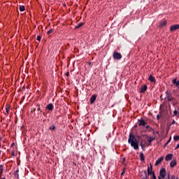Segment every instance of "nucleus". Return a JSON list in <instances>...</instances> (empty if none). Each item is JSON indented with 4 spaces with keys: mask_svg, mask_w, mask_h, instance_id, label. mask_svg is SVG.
Segmentation results:
<instances>
[{
    "mask_svg": "<svg viewBox=\"0 0 179 179\" xmlns=\"http://www.w3.org/2000/svg\"><path fill=\"white\" fill-rule=\"evenodd\" d=\"M36 40L38 41H41V36H38L37 38H36Z\"/></svg>",
    "mask_w": 179,
    "mask_h": 179,
    "instance_id": "nucleus-30",
    "label": "nucleus"
},
{
    "mask_svg": "<svg viewBox=\"0 0 179 179\" xmlns=\"http://www.w3.org/2000/svg\"><path fill=\"white\" fill-rule=\"evenodd\" d=\"M152 179H156V175L155 174V172H152Z\"/></svg>",
    "mask_w": 179,
    "mask_h": 179,
    "instance_id": "nucleus-33",
    "label": "nucleus"
},
{
    "mask_svg": "<svg viewBox=\"0 0 179 179\" xmlns=\"http://www.w3.org/2000/svg\"><path fill=\"white\" fill-rule=\"evenodd\" d=\"M145 128H146V129H149L150 128V126L147 125V126H145Z\"/></svg>",
    "mask_w": 179,
    "mask_h": 179,
    "instance_id": "nucleus-37",
    "label": "nucleus"
},
{
    "mask_svg": "<svg viewBox=\"0 0 179 179\" xmlns=\"http://www.w3.org/2000/svg\"><path fill=\"white\" fill-rule=\"evenodd\" d=\"M124 174H125V168H124V169H122V173H121V177H122V176H124Z\"/></svg>",
    "mask_w": 179,
    "mask_h": 179,
    "instance_id": "nucleus-29",
    "label": "nucleus"
},
{
    "mask_svg": "<svg viewBox=\"0 0 179 179\" xmlns=\"http://www.w3.org/2000/svg\"><path fill=\"white\" fill-rule=\"evenodd\" d=\"M10 110V107H7L6 108L5 115H9V111Z\"/></svg>",
    "mask_w": 179,
    "mask_h": 179,
    "instance_id": "nucleus-20",
    "label": "nucleus"
},
{
    "mask_svg": "<svg viewBox=\"0 0 179 179\" xmlns=\"http://www.w3.org/2000/svg\"><path fill=\"white\" fill-rule=\"evenodd\" d=\"M124 162H125V158H123V159H122L123 163H124Z\"/></svg>",
    "mask_w": 179,
    "mask_h": 179,
    "instance_id": "nucleus-46",
    "label": "nucleus"
},
{
    "mask_svg": "<svg viewBox=\"0 0 179 179\" xmlns=\"http://www.w3.org/2000/svg\"><path fill=\"white\" fill-rule=\"evenodd\" d=\"M50 131H55V125L52 124L50 127H49Z\"/></svg>",
    "mask_w": 179,
    "mask_h": 179,
    "instance_id": "nucleus-23",
    "label": "nucleus"
},
{
    "mask_svg": "<svg viewBox=\"0 0 179 179\" xmlns=\"http://www.w3.org/2000/svg\"><path fill=\"white\" fill-rule=\"evenodd\" d=\"M152 168H153V166H152V164H150V169H151V170H152Z\"/></svg>",
    "mask_w": 179,
    "mask_h": 179,
    "instance_id": "nucleus-39",
    "label": "nucleus"
},
{
    "mask_svg": "<svg viewBox=\"0 0 179 179\" xmlns=\"http://www.w3.org/2000/svg\"><path fill=\"white\" fill-rule=\"evenodd\" d=\"M173 139H174V141H178V140H179V136H175L173 137Z\"/></svg>",
    "mask_w": 179,
    "mask_h": 179,
    "instance_id": "nucleus-28",
    "label": "nucleus"
},
{
    "mask_svg": "<svg viewBox=\"0 0 179 179\" xmlns=\"http://www.w3.org/2000/svg\"><path fill=\"white\" fill-rule=\"evenodd\" d=\"M148 124L143 119L138 120V126L139 127H145Z\"/></svg>",
    "mask_w": 179,
    "mask_h": 179,
    "instance_id": "nucleus-4",
    "label": "nucleus"
},
{
    "mask_svg": "<svg viewBox=\"0 0 179 179\" xmlns=\"http://www.w3.org/2000/svg\"><path fill=\"white\" fill-rule=\"evenodd\" d=\"M46 110L49 111H52L54 110V105L52 103H49L46 106Z\"/></svg>",
    "mask_w": 179,
    "mask_h": 179,
    "instance_id": "nucleus-8",
    "label": "nucleus"
},
{
    "mask_svg": "<svg viewBox=\"0 0 179 179\" xmlns=\"http://www.w3.org/2000/svg\"><path fill=\"white\" fill-rule=\"evenodd\" d=\"M0 155H1V150H0Z\"/></svg>",
    "mask_w": 179,
    "mask_h": 179,
    "instance_id": "nucleus-54",
    "label": "nucleus"
},
{
    "mask_svg": "<svg viewBox=\"0 0 179 179\" xmlns=\"http://www.w3.org/2000/svg\"><path fill=\"white\" fill-rule=\"evenodd\" d=\"M152 129H152V127H150L148 131L150 132V131H152Z\"/></svg>",
    "mask_w": 179,
    "mask_h": 179,
    "instance_id": "nucleus-44",
    "label": "nucleus"
},
{
    "mask_svg": "<svg viewBox=\"0 0 179 179\" xmlns=\"http://www.w3.org/2000/svg\"><path fill=\"white\" fill-rule=\"evenodd\" d=\"M66 76H69V72H67V73H66Z\"/></svg>",
    "mask_w": 179,
    "mask_h": 179,
    "instance_id": "nucleus-41",
    "label": "nucleus"
},
{
    "mask_svg": "<svg viewBox=\"0 0 179 179\" xmlns=\"http://www.w3.org/2000/svg\"><path fill=\"white\" fill-rule=\"evenodd\" d=\"M14 176H15V178H19V170H16L14 172Z\"/></svg>",
    "mask_w": 179,
    "mask_h": 179,
    "instance_id": "nucleus-21",
    "label": "nucleus"
},
{
    "mask_svg": "<svg viewBox=\"0 0 179 179\" xmlns=\"http://www.w3.org/2000/svg\"><path fill=\"white\" fill-rule=\"evenodd\" d=\"M173 114H174V115L177 116V115L178 114V111L177 110H175L173 111Z\"/></svg>",
    "mask_w": 179,
    "mask_h": 179,
    "instance_id": "nucleus-32",
    "label": "nucleus"
},
{
    "mask_svg": "<svg viewBox=\"0 0 179 179\" xmlns=\"http://www.w3.org/2000/svg\"><path fill=\"white\" fill-rule=\"evenodd\" d=\"M155 139H156V138H155V137H150L148 141L149 143H152V142H153V141H155Z\"/></svg>",
    "mask_w": 179,
    "mask_h": 179,
    "instance_id": "nucleus-22",
    "label": "nucleus"
},
{
    "mask_svg": "<svg viewBox=\"0 0 179 179\" xmlns=\"http://www.w3.org/2000/svg\"><path fill=\"white\" fill-rule=\"evenodd\" d=\"M12 155H13V156H15V152H12Z\"/></svg>",
    "mask_w": 179,
    "mask_h": 179,
    "instance_id": "nucleus-48",
    "label": "nucleus"
},
{
    "mask_svg": "<svg viewBox=\"0 0 179 179\" xmlns=\"http://www.w3.org/2000/svg\"><path fill=\"white\" fill-rule=\"evenodd\" d=\"M166 169H162L159 171L160 177L162 178H166Z\"/></svg>",
    "mask_w": 179,
    "mask_h": 179,
    "instance_id": "nucleus-3",
    "label": "nucleus"
},
{
    "mask_svg": "<svg viewBox=\"0 0 179 179\" xmlns=\"http://www.w3.org/2000/svg\"><path fill=\"white\" fill-rule=\"evenodd\" d=\"M171 179H178V177H176V176L173 175Z\"/></svg>",
    "mask_w": 179,
    "mask_h": 179,
    "instance_id": "nucleus-34",
    "label": "nucleus"
},
{
    "mask_svg": "<svg viewBox=\"0 0 179 179\" xmlns=\"http://www.w3.org/2000/svg\"><path fill=\"white\" fill-rule=\"evenodd\" d=\"M147 171H148V175L147 176H153V171H152V169H150V167H148V170H147Z\"/></svg>",
    "mask_w": 179,
    "mask_h": 179,
    "instance_id": "nucleus-17",
    "label": "nucleus"
},
{
    "mask_svg": "<svg viewBox=\"0 0 179 179\" xmlns=\"http://www.w3.org/2000/svg\"><path fill=\"white\" fill-rule=\"evenodd\" d=\"M176 86H179V80H178V83L176 84Z\"/></svg>",
    "mask_w": 179,
    "mask_h": 179,
    "instance_id": "nucleus-45",
    "label": "nucleus"
},
{
    "mask_svg": "<svg viewBox=\"0 0 179 179\" xmlns=\"http://www.w3.org/2000/svg\"><path fill=\"white\" fill-rule=\"evenodd\" d=\"M165 93H166V96L167 97L168 101H171V100H173V97L171 96V95L169 94L168 91H166Z\"/></svg>",
    "mask_w": 179,
    "mask_h": 179,
    "instance_id": "nucleus-14",
    "label": "nucleus"
},
{
    "mask_svg": "<svg viewBox=\"0 0 179 179\" xmlns=\"http://www.w3.org/2000/svg\"><path fill=\"white\" fill-rule=\"evenodd\" d=\"M177 83H178L177 78H175V79L173 80V85H177Z\"/></svg>",
    "mask_w": 179,
    "mask_h": 179,
    "instance_id": "nucleus-31",
    "label": "nucleus"
},
{
    "mask_svg": "<svg viewBox=\"0 0 179 179\" xmlns=\"http://www.w3.org/2000/svg\"><path fill=\"white\" fill-rule=\"evenodd\" d=\"M3 173V166L0 165V174H2Z\"/></svg>",
    "mask_w": 179,
    "mask_h": 179,
    "instance_id": "nucleus-25",
    "label": "nucleus"
},
{
    "mask_svg": "<svg viewBox=\"0 0 179 179\" xmlns=\"http://www.w3.org/2000/svg\"><path fill=\"white\" fill-rule=\"evenodd\" d=\"M148 80L150 81L151 83H153V82H156V79L155 78V77H153V76H152V74L149 76Z\"/></svg>",
    "mask_w": 179,
    "mask_h": 179,
    "instance_id": "nucleus-13",
    "label": "nucleus"
},
{
    "mask_svg": "<svg viewBox=\"0 0 179 179\" xmlns=\"http://www.w3.org/2000/svg\"><path fill=\"white\" fill-rule=\"evenodd\" d=\"M170 166L172 168L176 167V166H177V161H176V160L171 161V163H170Z\"/></svg>",
    "mask_w": 179,
    "mask_h": 179,
    "instance_id": "nucleus-16",
    "label": "nucleus"
},
{
    "mask_svg": "<svg viewBox=\"0 0 179 179\" xmlns=\"http://www.w3.org/2000/svg\"><path fill=\"white\" fill-rule=\"evenodd\" d=\"M141 179H149V176H148L146 171H144L143 174L141 175Z\"/></svg>",
    "mask_w": 179,
    "mask_h": 179,
    "instance_id": "nucleus-10",
    "label": "nucleus"
},
{
    "mask_svg": "<svg viewBox=\"0 0 179 179\" xmlns=\"http://www.w3.org/2000/svg\"><path fill=\"white\" fill-rule=\"evenodd\" d=\"M171 159H173V154H169V155H167L165 157V160L166 162H170V160H171Z\"/></svg>",
    "mask_w": 179,
    "mask_h": 179,
    "instance_id": "nucleus-11",
    "label": "nucleus"
},
{
    "mask_svg": "<svg viewBox=\"0 0 179 179\" xmlns=\"http://www.w3.org/2000/svg\"><path fill=\"white\" fill-rule=\"evenodd\" d=\"M83 24H85L83 22L78 23V24L75 27V29H79V28L82 27V26H83Z\"/></svg>",
    "mask_w": 179,
    "mask_h": 179,
    "instance_id": "nucleus-19",
    "label": "nucleus"
},
{
    "mask_svg": "<svg viewBox=\"0 0 179 179\" xmlns=\"http://www.w3.org/2000/svg\"><path fill=\"white\" fill-rule=\"evenodd\" d=\"M20 12H24L25 10L24 6H20Z\"/></svg>",
    "mask_w": 179,
    "mask_h": 179,
    "instance_id": "nucleus-24",
    "label": "nucleus"
},
{
    "mask_svg": "<svg viewBox=\"0 0 179 179\" xmlns=\"http://www.w3.org/2000/svg\"><path fill=\"white\" fill-rule=\"evenodd\" d=\"M163 162V157H160L159 158H158L155 162V166H159V164Z\"/></svg>",
    "mask_w": 179,
    "mask_h": 179,
    "instance_id": "nucleus-15",
    "label": "nucleus"
},
{
    "mask_svg": "<svg viewBox=\"0 0 179 179\" xmlns=\"http://www.w3.org/2000/svg\"><path fill=\"white\" fill-rule=\"evenodd\" d=\"M134 128H138V124H135V125L134 126Z\"/></svg>",
    "mask_w": 179,
    "mask_h": 179,
    "instance_id": "nucleus-42",
    "label": "nucleus"
},
{
    "mask_svg": "<svg viewBox=\"0 0 179 179\" xmlns=\"http://www.w3.org/2000/svg\"><path fill=\"white\" fill-rule=\"evenodd\" d=\"M168 178H170V173H168Z\"/></svg>",
    "mask_w": 179,
    "mask_h": 179,
    "instance_id": "nucleus-47",
    "label": "nucleus"
},
{
    "mask_svg": "<svg viewBox=\"0 0 179 179\" xmlns=\"http://www.w3.org/2000/svg\"><path fill=\"white\" fill-rule=\"evenodd\" d=\"M169 131H170V127L166 128V134H169Z\"/></svg>",
    "mask_w": 179,
    "mask_h": 179,
    "instance_id": "nucleus-35",
    "label": "nucleus"
},
{
    "mask_svg": "<svg viewBox=\"0 0 179 179\" xmlns=\"http://www.w3.org/2000/svg\"><path fill=\"white\" fill-rule=\"evenodd\" d=\"M135 141H136L135 136H134V134H130L128 139V143H132L133 142H135Z\"/></svg>",
    "mask_w": 179,
    "mask_h": 179,
    "instance_id": "nucleus-2",
    "label": "nucleus"
},
{
    "mask_svg": "<svg viewBox=\"0 0 179 179\" xmlns=\"http://www.w3.org/2000/svg\"><path fill=\"white\" fill-rule=\"evenodd\" d=\"M131 146L134 148L135 150H138L139 149V145H138V143L136 141H134L133 143H130Z\"/></svg>",
    "mask_w": 179,
    "mask_h": 179,
    "instance_id": "nucleus-5",
    "label": "nucleus"
},
{
    "mask_svg": "<svg viewBox=\"0 0 179 179\" xmlns=\"http://www.w3.org/2000/svg\"><path fill=\"white\" fill-rule=\"evenodd\" d=\"M179 148V144H178L177 145H176V148H175V149H178Z\"/></svg>",
    "mask_w": 179,
    "mask_h": 179,
    "instance_id": "nucleus-40",
    "label": "nucleus"
},
{
    "mask_svg": "<svg viewBox=\"0 0 179 179\" xmlns=\"http://www.w3.org/2000/svg\"><path fill=\"white\" fill-rule=\"evenodd\" d=\"M174 124H176V120H173V122H171V125H174Z\"/></svg>",
    "mask_w": 179,
    "mask_h": 179,
    "instance_id": "nucleus-36",
    "label": "nucleus"
},
{
    "mask_svg": "<svg viewBox=\"0 0 179 179\" xmlns=\"http://www.w3.org/2000/svg\"><path fill=\"white\" fill-rule=\"evenodd\" d=\"M170 142H171V137H170L169 138V140L167 141V142L165 143V146H167V145H169V143H170Z\"/></svg>",
    "mask_w": 179,
    "mask_h": 179,
    "instance_id": "nucleus-26",
    "label": "nucleus"
},
{
    "mask_svg": "<svg viewBox=\"0 0 179 179\" xmlns=\"http://www.w3.org/2000/svg\"><path fill=\"white\" fill-rule=\"evenodd\" d=\"M167 24V21L166 20H162L159 23V27H165V26Z\"/></svg>",
    "mask_w": 179,
    "mask_h": 179,
    "instance_id": "nucleus-12",
    "label": "nucleus"
},
{
    "mask_svg": "<svg viewBox=\"0 0 179 179\" xmlns=\"http://www.w3.org/2000/svg\"><path fill=\"white\" fill-rule=\"evenodd\" d=\"M11 146H13V144H12Z\"/></svg>",
    "mask_w": 179,
    "mask_h": 179,
    "instance_id": "nucleus-53",
    "label": "nucleus"
},
{
    "mask_svg": "<svg viewBox=\"0 0 179 179\" xmlns=\"http://www.w3.org/2000/svg\"><path fill=\"white\" fill-rule=\"evenodd\" d=\"M0 141H1V138H0Z\"/></svg>",
    "mask_w": 179,
    "mask_h": 179,
    "instance_id": "nucleus-55",
    "label": "nucleus"
},
{
    "mask_svg": "<svg viewBox=\"0 0 179 179\" xmlns=\"http://www.w3.org/2000/svg\"><path fill=\"white\" fill-rule=\"evenodd\" d=\"M157 120H160V116L159 115H157Z\"/></svg>",
    "mask_w": 179,
    "mask_h": 179,
    "instance_id": "nucleus-38",
    "label": "nucleus"
},
{
    "mask_svg": "<svg viewBox=\"0 0 179 179\" xmlns=\"http://www.w3.org/2000/svg\"><path fill=\"white\" fill-rule=\"evenodd\" d=\"M162 177H160V176H159V177H158V179H162Z\"/></svg>",
    "mask_w": 179,
    "mask_h": 179,
    "instance_id": "nucleus-49",
    "label": "nucleus"
},
{
    "mask_svg": "<svg viewBox=\"0 0 179 179\" xmlns=\"http://www.w3.org/2000/svg\"><path fill=\"white\" fill-rule=\"evenodd\" d=\"M34 111H36V108L34 109Z\"/></svg>",
    "mask_w": 179,
    "mask_h": 179,
    "instance_id": "nucleus-51",
    "label": "nucleus"
},
{
    "mask_svg": "<svg viewBox=\"0 0 179 179\" xmlns=\"http://www.w3.org/2000/svg\"><path fill=\"white\" fill-rule=\"evenodd\" d=\"M1 179H6L5 178H2Z\"/></svg>",
    "mask_w": 179,
    "mask_h": 179,
    "instance_id": "nucleus-52",
    "label": "nucleus"
},
{
    "mask_svg": "<svg viewBox=\"0 0 179 179\" xmlns=\"http://www.w3.org/2000/svg\"><path fill=\"white\" fill-rule=\"evenodd\" d=\"M140 160L141 162L145 160V155H143V152H140Z\"/></svg>",
    "mask_w": 179,
    "mask_h": 179,
    "instance_id": "nucleus-18",
    "label": "nucleus"
},
{
    "mask_svg": "<svg viewBox=\"0 0 179 179\" xmlns=\"http://www.w3.org/2000/svg\"><path fill=\"white\" fill-rule=\"evenodd\" d=\"M97 97L96 95L94 94L91 96L90 101V104H93V103H94V101H96V98Z\"/></svg>",
    "mask_w": 179,
    "mask_h": 179,
    "instance_id": "nucleus-9",
    "label": "nucleus"
},
{
    "mask_svg": "<svg viewBox=\"0 0 179 179\" xmlns=\"http://www.w3.org/2000/svg\"><path fill=\"white\" fill-rule=\"evenodd\" d=\"M41 110V108H40V107H38V108H37V111H40Z\"/></svg>",
    "mask_w": 179,
    "mask_h": 179,
    "instance_id": "nucleus-43",
    "label": "nucleus"
},
{
    "mask_svg": "<svg viewBox=\"0 0 179 179\" xmlns=\"http://www.w3.org/2000/svg\"><path fill=\"white\" fill-rule=\"evenodd\" d=\"M146 90H148V86L146 85H143L141 87L140 93H145Z\"/></svg>",
    "mask_w": 179,
    "mask_h": 179,
    "instance_id": "nucleus-7",
    "label": "nucleus"
},
{
    "mask_svg": "<svg viewBox=\"0 0 179 179\" xmlns=\"http://www.w3.org/2000/svg\"><path fill=\"white\" fill-rule=\"evenodd\" d=\"M113 59H117V61H120L122 58V55L121 53L115 51L113 54Z\"/></svg>",
    "mask_w": 179,
    "mask_h": 179,
    "instance_id": "nucleus-1",
    "label": "nucleus"
},
{
    "mask_svg": "<svg viewBox=\"0 0 179 179\" xmlns=\"http://www.w3.org/2000/svg\"><path fill=\"white\" fill-rule=\"evenodd\" d=\"M178 29L179 24H174L170 27V31H175V30H178Z\"/></svg>",
    "mask_w": 179,
    "mask_h": 179,
    "instance_id": "nucleus-6",
    "label": "nucleus"
},
{
    "mask_svg": "<svg viewBox=\"0 0 179 179\" xmlns=\"http://www.w3.org/2000/svg\"><path fill=\"white\" fill-rule=\"evenodd\" d=\"M54 31L53 29H50L49 31H48L47 34L50 35L51 34V33H52Z\"/></svg>",
    "mask_w": 179,
    "mask_h": 179,
    "instance_id": "nucleus-27",
    "label": "nucleus"
},
{
    "mask_svg": "<svg viewBox=\"0 0 179 179\" xmlns=\"http://www.w3.org/2000/svg\"><path fill=\"white\" fill-rule=\"evenodd\" d=\"M152 134H153V135H155V134H156V133H155V131H153V133H152Z\"/></svg>",
    "mask_w": 179,
    "mask_h": 179,
    "instance_id": "nucleus-50",
    "label": "nucleus"
}]
</instances>
